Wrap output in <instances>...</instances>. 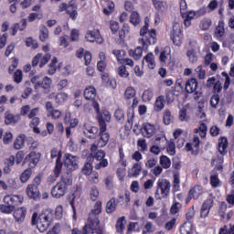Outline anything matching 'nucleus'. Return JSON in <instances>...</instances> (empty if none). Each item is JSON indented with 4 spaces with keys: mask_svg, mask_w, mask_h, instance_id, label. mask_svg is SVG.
I'll list each match as a JSON object with an SVG mask.
<instances>
[{
    "mask_svg": "<svg viewBox=\"0 0 234 234\" xmlns=\"http://www.w3.org/2000/svg\"><path fill=\"white\" fill-rule=\"evenodd\" d=\"M139 43L143 48H147L149 45L156 44V30H149V20L145 18L144 26L140 30Z\"/></svg>",
    "mask_w": 234,
    "mask_h": 234,
    "instance_id": "f257e3e1",
    "label": "nucleus"
},
{
    "mask_svg": "<svg viewBox=\"0 0 234 234\" xmlns=\"http://www.w3.org/2000/svg\"><path fill=\"white\" fill-rule=\"evenodd\" d=\"M72 186V178L68 176H63L61 180L56 184L51 189V195L54 198H61L67 195L69 187Z\"/></svg>",
    "mask_w": 234,
    "mask_h": 234,
    "instance_id": "f03ea898",
    "label": "nucleus"
},
{
    "mask_svg": "<svg viewBox=\"0 0 234 234\" xmlns=\"http://www.w3.org/2000/svg\"><path fill=\"white\" fill-rule=\"evenodd\" d=\"M92 107L97 112V119L100 127V131H107V123L111 122L112 115H111V112L107 109H102L100 111V104L97 101L92 102Z\"/></svg>",
    "mask_w": 234,
    "mask_h": 234,
    "instance_id": "7ed1b4c3",
    "label": "nucleus"
},
{
    "mask_svg": "<svg viewBox=\"0 0 234 234\" xmlns=\"http://www.w3.org/2000/svg\"><path fill=\"white\" fill-rule=\"evenodd\" d=\"M104 232L103 227L100 226V218L89 216L88 221L82 229V234H103Z\"/></svg>",
    "mask_w": 234,
    "mask_h": 234,
    "instance_id": "20e7f679",
    "label": "nucleus"
},
{
    "mask_svg": "<svg viewBox=\"0 0 234 234\" xmlns=\"http://www.w3.org/2000/svg\"><path fill=\"white\" fill-rule=\"evenodd\" d=\"M171 193V181L165 178H160L157 180L155 198L156 200H162V198H167Z\"/></svg>",
    "mask_w": 234,
    "mask_h": 234,
    "instance_id": "39448f33",
    "label": "nucleus"
},
{
    "mask_svg": "<svg viewBox=\"0 0 234 234\" xmlns=\"http://www.w3.org/2000/svg\"><path fill=\"white\" fill-rule=\"evenodd\" d=\"M54 218V212L50 209H46L38 217L37 229L40 233L47 231Z\"/></svg>",
    "mask_w": 234,
    "mask_h": 234,
    "instance_id": "423d86ee",
    "label": "nucleus"
},
{
    "mask_svg": "<svg viewBox=\"0 0 234 234\" xmlns=\"http://www.w3.org/2000/svg\"><path fill=\"white\" fill-rule=\"evenodd\" d=\"M39 186H41V177L37 176L33 182L27 186L26 193L28 198L33 200H39L41 197V192H39Z\"/></svg>",
    "mask_w": 234,
    "mask_h": 234,
    "instance_id": "0eeeda50",
    "label": "nucleus"
},
{
    "mask_svg": "<svg viewBox=\"0 0 234 234\" xmlns=\"http://www.w3.org/2000/svg\"><path fill=\"white\" fill-rule=\"evenodd\" d=\"M91 155L95 160H97V164L95 165V169H101V167H107L109 165V161L105 159V151L98 150V146L96 144H93L90 147Z\"/></svg>",
    "mask_w": 234,
    "mask_h": 234,
    "instance_id": "6e6552de",
    "label": "nucleus"
},
{
    "mask_svg": "<svg viewBox=\"0 0 234 234\" xmlns=\"http://www.w3.org/2000/svg\"><path fill=\"white\" fill-rule=\"evenodd\" d=\"M40 78L41 75H37L31 79L32 83L35 84V89L37 90L41 88L44 89V90H46L47 92H49L50 87H52V79L48 77H44L42 81L37 80Z\"/></svg>",
    "mask_w": 234,
    "mask_h": 234,
    "instance_id": "1a4fd4ad",
    "label": "nucleus"
},
{
    "mask_svg": "<svg viewBox=\"0 0 234 234\" xmlns=\"http://www.w3.org/2000/svg\"><path fill=\"white\" fill-rule=\"evenodd\" d=\"M51 159L54 160V158H56V164H55V167L53 170V173L55 175V176H59V175H61V169L63 167V163L61 162V150L58 149V148H53L51 150Z\"/></svg>",
    "mask_w": 234,
    "mask_h": 234,
    "instance_id": "9d476101",
    "label": "nucleus"
},
{
    "mask_svg": "<svg viewBox=\"0 0 234 234\" xmlns=\"http://www.w3.org/2000/svg\"><path fill=\"white\" fill-rule=\"evenodd\" d=\"M64 167L69 171H76L80 167V157L66 154L64 155Z\"/></svg>",
    "mask_w": 234,
    "mask_h": 234,
    "instance_id": "9b49d317",
    "label": "nucleus"
},
{
    "mask_svg": "<svg viewBox=\"0 0 234 234\" xmlns=\"http://www.w3.org/2000/svg\"><path fill=\"white\" fill-rule=\"evenodd\" d=\"M218 153L217 158L213 159V163L223 164L224 154H228V138L221 137L218 143Z\"/></svg>",
    "mask_w": 234,
    "mask_h": 234,
    "instance_id": "f8f14e48",
    "label": "nucleus"
},
{
    "mask_svg": "<svg viewBox=\"0 0 234 234\" xmlns=\"http://www.w3.org/2000/svg\"><path fill=\"white\" fill-rule=\"evenodd\" d=\"M170 37L171 40L173 41V44L176 47H180L182 45V27H180V24H173Z\"/></svg>",
    "mask_w": 234,
    "mask_h": 234,
    "instance_id": "ddd939ff",
    "label": "nucleus"
},
{
    "mask_svg": "<svg viewBox=\"0 0 234 234\" xmlns=\"http://www.w3.org/2000/svg\"><path fill=\"white\" fill-rule=\"evenodd\" d=\"M197 87H198V81L196 80V79L188 80L186 82V91L188 94H193L194 92V100H198L200 98L201 94L200 92L197 91Z\"/></svg>",
    "mask_w": 234,
    "mask_h": 234,
    "instance_id": "4468645a",
    "label": "nucleus"
},
{
    "mask_svg": "<svg viewBox=\"0 0 234 234\" xmlns=\"http://www.w3.org/2000/svg\"><path fill=\"white\" fill-rule=\"evenodd\" d=\"M85 39L88 40L90 43H98L99 45H101L103 43V37H101V35L100 34V30H88L85 35Z\"/></svg>",
    "mask_w": 234,
    "mask_h": 234,
    "instance_id": "2eb2a0df",
    "label": "nucleus"
},
{
    "mask_svg": "<svg viewBox=\"0 0 234 234\" xmlns=\"http://www.w3.org/2000/svg\"><path fill=\"white\" fill-rule=\"evenodd\" d=\"M200 139L198 135H194L192 143H187L185 146L186 151H191L192 154L197 156L200 153Z\"/></svg>",
    "mask_w": 234,
    "mask_h": 234,
    "instance_id": "dca6fc26",
    "label": "nucleus"
},
{
    "mask_svg": "<svg viewBox=\"0 0 234 234\" xmlns=\"http://www.w3.org/2000/svg\"><path fill=\"white\" fill-rule=\"evenodd\" d=\"M3 201L4 204L13 206V207L16 209V206L23 204V197L20 195H7L3 198Z\"/></svg>",
    "mask_w": 234,
    "mask_h": 234,
    "instance_id": "f3484780",
    "label": "nucleus"
},
{
    "mask_svg": "<svg viewBox=\"0 0 234 234\" xmlns=\"http://www.w3.org/2000/svg\"><path fill=\"white\" fill-rule=\"evenodd\" d=\"M50 58H51L50 54L43 55L41 53H38L34 57L32 60V66L37 67V64L39 63V67L40 69H42V67H45V65L48 63V61L50 60Z\"/></svg>",
    "mask_w": 234,
    "mask_h": 234,
    "instance_id": "a211bd4d",
    "label": "nucleus"
},
{
    "mask_svg": "<svg viewBox=\"0 0 234 234\" xmlns=\"http://www.w3.org/2000/svg\"><path fill=\"white\" fill-rule=\"evenodd\" d=\"M141 131L144 138H153L156 134V127H154V124L149 122L144 123Z\"/></svg>",
    "mask_w": 234,
    "mask_h": 234,
    "instance_id": "6ab92c4d",
    "label": "nucleus"
},
{
    "mask_svg": "<svg viewBox=\"0 0 234 234\" xmlns=\"http://www.w3.org/2000/svg\"><path fill=\"white\" fill-rule=\"evenodd\" d=\"M41 158V154L36 152H30L25 158L24 162H28V165L31 169L37 165Z\"/></svg>",
    "mask_w": 234,
    "mask_h": 234,
    "instance_id": "aec40b11",
    "label": "nucleus"
},
{
    "mask_svg": "<svg viewBox=\"0 0 234 234\" xmlns=\"http://www.w3.org/2000/svg\"><path fill=\"white\" fill-rule=\"evenodd\" d=\"M213 197H208L203 202L200 211L201 218H207V216L209 215V211H211V207H213Z\"/></svg>",
    "mask_w": 234,
    "mask_h": 234,
    "instance_id": "412c9836",
    "label": "nucleus"
},
{
    "mask_svg": "<svg viewBox=\"0 0 234 234\" xmlns=\"http://www.w3.org/2000/svg\"><path fill=\"white\" fill-rule=\"evenodd\" d=\"M13 217L17 224H23L27 218V207H21L14 210Z\"/></svg>",
    "mask_w": 234,
    "mask_h": 234,
    "instance_id": "4be33fe9",
    "label": "nucleus"
},
{
    "mask_svg": "<svg viewBox=\"0 0 234 234\" xmlns=\"http://www.w3.org/2000/svg\"><path fill=\"white\" fill-rule=\"evenodd\" d=\"M153 6L159 14H165L167 12L169 5L167 2L162 0H152Z\"/></svg>",
    "mask_w": 234,
    "mask_h": 234,
    "instance_id": "5701e85b",
    "label": "nucleus"
},
{
    "mask_svg": "<svg viewBox=\"0 0 234 234\" xmlns=\"http://www.w3.org/2000/svg\"><path fill=\"white\" fill-rule=\"evenodd\" d=\"M111 138V135L109 134V133H107V131H101L100 130V133H99V140L97 141V147H105V145H107V144H109V140Z\"/></svg>",
    "mask_w": 234,
    "mask_h": 234,
    "instance_id": "b1692460",
    "label": "nucleus"
},
{
    "mask_svg": "<svg viewBox=\"0 0 234 234\" xmlns=\"http://www.w3.org/2000/svg\"><path fill=\"white\" fill-rule=\"evenodd\" d=\"M181 16L184 19L185 27H191V21H193V19H195V17H197V15H196L195 11H193V10L186 11Z\"/></svg>",
    "mask_w": 234,
    "mask_h": 234,
    "instance_id": "393cba45",
    "label": "nucleus"
},
{
    "mask_svg": "<svg viewBox=\"0 0 234 234\" xmlns=\"http://www.w3.org/2000/svg\"><path fill=\"white\" fill-rule=\"evenodd\" d=\"M142 173V163H135L128 172L130 177L136 178Z\"/></svg>",
    "mask_w": 234,
    "mask_h": 234,
    "instance_id": "a878e982",
    "label": "nucleus"
},
{
    "mask_svg": "<svg viewBox=\"0 0 234 234\" xmlns=\"http://www.w3.org/2000/svg\"><path fill=\"white\" fill-rule=\"evenodd\" d=\"M84 98L85 100H90L92 101L96 99V89L92 86H90L84 90Z\"/></svg>",
    "mask_w": 234,
    "mask_h": 234,
    "instance_id": "bb28decb",
    "label": "nucleus"
},
{
    "mask_svg": "<svg viewBox=\"0 0 234 234\" xmlns=\"http://www.w3.org/2000/svg\"><path fill=\"white\" fill-rule=\"evenodd\" d=\"M143 63H146L148 69H154L156 67V61L154 60V54L148 53L144 58Z\"/></svg>",
    "mask_w": 234,
    "mask_h": 234,
    "instance_id": "cd10ccee",
    "label": "nucleus"
},
{
    "mask_svg": "<svg viewBox=\"0 0 234 234\" xmlns=\"http://www.w3.org/2000/svg\"><path fill=\"white\" fill-rule=\"evenodd\" d=\"M204 193V188L202 186H196L189 191V198H194L197 200Z\"/></svg>",
    "mask_w": 234,
    "mask_h": 234,
    "instance_id": "c85d7f7f",
    "label": "nucleus"
},
{
    "mask_svg": "<svg viewBox=\"0 0 234 234\" xmlns=\"http://www.w3.org/2000/svg\"><path fill=\"white\" fill-rule=\"evenodd\" d=\"M98 131L99 129L96 126L86 125L83 133L88 138H94L98 134Z\"/></svg>",
    "mask_w": 234,
    "mask_h": 234,
    "instance_id": "c756f323",
    "label": "nucleus"
},
{
    "mask_svg": "<svg viewBox=\"0 0 234 234\" xmlns=\"http://www.w3.org/2000/svg\"><path fill=\"white\" fill-rule=\"evenodd\" d=\"M69 6H71V8L67 9V14H69V16L74 20L78 17V5H76V1L71 0L69 2Z\"/></svg>",
    "mask_w": 234,
    "mask_h": 234,
    "instance_id": "7c9ffc66",
    "label": "nucleus"
},
{
    "mask_svg": "<svg viewBox=\"0 0 234 234\" xmlns=\"http://www.w3.org/2000/svg\"><path fill=\"white\" fill-rule=\"evenodd\" d=\"M186 56L190 63H197L198 61V56H197V49H195V47H191L186 51Z\"/></svg>",
    "mask_w": 234,
    "mask_h": 234,
    "instance_id": "2f4dec72",
    "label": "nucleus"
},
{
    "mask_svg": "<svg viewBox=\"0 0 234 234\" xmlns=\"http://www.w3.org/2000/svg\"><path fill=\"white\" fill-rule=\"evenodd\" d=\"M101 214V201H97L91 208L89 217L98 218Z\"/></svg>",
    "mask_w": 234,
    "mask_h": 234,
    "instance_id": "473e14b6",
    "label": "nucleus"
},
{
    "mask_svg": "<svg viewBox=\"0 0 234 234\" xmlns=\"http://www.w3.org/2000/svg\"><path fill=\"white\" fill-rule=\"evenodd\" d=\"M25 134H20L18 137H16V139L14 142V149H23V147H25Z\"/></svg>",
    "mask_w": 234,
    "mask_h": 234,
    "instance_id": "72a5a7b5",
    "label": "nucleus"
},
{
    "mask_svg": "<svg viewBox=\"0 0 234 234\" xmlns=\"http://www.w3.org/2000/svg\"><path fill=\"white\" fill-rule=\"evenodd\" d=\"M143 54H144V48L140 46L137 47L134 50L133 49L129 50V55L132 56V58H134V59H141Z\"/></svg>",
    "mask_w": 234,
    "mask_h": 234,
    "instance_id": "f704fd0d",
    "label": "nucleus"
},
{
    "mask_svg": "<svg viewBox=\"0 0 234 234\" xmlns=\"http://www.w3.org/2000/svg\"><path fill=\"white\" fill-rule=\"evenodd\" d=\"M164 107H165V99L164 98V96L157 97L154 102V111L160 112V111H162Z\"/></svg>",
    "mask_w": 234,
    "mask_h": 234,
    "instance_id": "c9c22d12",
    "label": "nucleus"
},
{
    "mask_svg": "<svg viewBox=\"0 0 234 234\" xmlns=\"http://www.w3.org/2000/svg\"><path fill=\"white\" fill-rule=\"evenodd\" d=\"M126 224H127V220H125V216H122L117 219L116 229L118 233H122L123 229H125Z\"/></svg>",
    "mask_w": 234,
    "mask_h": 234,
    "instance_id": "e433bc0d",
    "label": "nucleus"
},
{
    "mask_svg": "<svg viewBox=\"0 0 234 234\" xmlns=\"http://www.w3.org/2000/svg\"><path fill=\"white\" fill-rule=\"evenodd\" d=\"M195 134H198L200 138H206L207 133V126L206 123H201L197 129L194 130Z\"/></svg>",
    "mask_w": 234,
    "mask_h": 234,
    "instance_id": "4c0bfd02",
    "label": "nucleus"
},
{
    "mask_svg": "<svg viewBox=\"0 0 234 234\" xmlns=\"http://www.w3.org/2000/svg\"><path fill=\"white\" fill-rule=\"evenodd\" d=\"M114 211H116V199L112 197L106 204V213L111 215Z\"/></svg>",
    "mask_w": 234,
    "mask_h": 234,
    "instance_id": "58836bf2",
    "label": "nucleus"
},
{
    "mask_svg": "<svg viewBox=\"0 0 234 234\" xmlns=\"http://www.w3.org/2000/svg\"><path fill=\"white\" fill-rule=\"evenodd\" d=\"M211 23L212 22L210 18H207V17L202 18L199 23L200 30H203V31L209 30V28L211 27Z\"/></svg>",
    "mask_w": 234,
    "mask_h": 234,
    "instance_id": "ea45409f",
    "label": "nucleus"
},
{
    "mask_svg": "<svg viewBox=\"0 0 234 234\" xmlns=\"http://www.w3.org/2000/svg\"><path fill=\"white\" fill-rule=\"evenodd\" d=\"M112 54L116 57L119 63H122L125 58L127 53L123 49H113Z\"/></svg>",
    "mask_w": 234,
    "mask_h": 234,
    "instance_id": "a19ab883",
    "label": "nucleus"
},
{
    "mask_svg": "<svg viewBox=\"0 0 234 234\" xmlns=\"http://www.w3.org/2000/svg\"><path fill=\"white\" fill-rule=\"evenodd\" d=\"M64 122L69 128L74 129L78 125V119H70V113H66Z\"/></svg>",
    "mask_w": 234,
    "mask_h": 234,
    "instance_id": "79ce46f5",
    "label": "nucleus"
},
{
    "mask_svg": "<svg viewBox=\"0 0 234 234\" xmlns=\"http://www.w3.org/2000/svg\"><path fill=\"white\" fill-rule=\"evenodd\" d=\"M153 96H154V94L153 93V90L148 89L143 92L142 100L143 101H144V103H147V101H151L153 100Z\"/></svg>",
    "mask_w": 234,
    "mask_h": 234,
    "instance_id": "37998d69",
    "label": "nucleus"
},
{
    "mask_svg": "<svg viewBox=\"0 0 234 234\" xmlns=\"http://www.w3.org/2000/svg\"><path fill=\"white\" fill-rule=\"evenodd\" d=\"M159 164L164 169H169L171 167V159L166 155H162L160 157Z\"/></svg>",
    "mask_w": 234,
    "mask_h": 234,
    "instance_id": "c03bdc74",
    "label": "nucleus"
},
{
    "mask_svg": "<svg viewBox=\"0 0 234 234\" xmlns=\"http://www.w3.org/2000/svg\"><path fill=\"white\" fill-rule=\"evenodd\" d=\"M224 20H220L218 22V27H216V31H215V36L216 37H222V36H224Z\"/></svg>",
    "mask_w": 234,
    "mask_h": 234,
    "instance_id": "a18cd8bd",
    "label": "nucleus"
},
{
    "mask_svg": "<svg viewBox=\"0 0 234 234\" xmlns=\"http://www.w3.org/2000/svg\"><path fill=\"white\" fill-rule=\"evenodd\" d=\"M14 209H16L14 207V206L5 204V205H0V211L1 213H5L6 215H10L12 213H14Z\"/></svg>",
    "mask_w": 234,
    "mask_h": 234,
    "instance_id": "49530a36",
    "label": "nucleus"
},
{
    "mask_svg": "<svg viewBox=\"0 0 234 234\" xmlns=\"http://www.w3.org/2000/svg\"><path fill=\"white\" fill-rule=\"evenodd\" d=\"M39 39L40 41L42 42H45L47 41V39H48V28H47V27L43 26L41 28H40V31H39Z\"/></svg>",
    "mask_w": 234,
    "mask_h": 234,
    "instance_id": "de8ad7c7",
    "label": "nucleus"
},
{
    "mask_svg": "<svg viewBox=\"0 0 234 234\" xmlns=\"http://www.w3.org/2000/svg\"><path fill=\"white\" fill-rule=\"evenodd\" d=\"M112 12H114V3L109 1L106 3V6L103 8V14H105V16H111Z\"/></svg>",
    "mask_w": 234,
    "mask_h": 234,
    "instance_id": "09e8293b",
    "label": "nucleus"
},
{
    "mask_svg": "<svg viewBox=\"0 0 234 234\" xmlns=\"http://www.w3.org/2000/svg\"><path fill=\"white\" fill-rule=\"evenodd\" d=\"M30 176H32V170L27 169L20 176V180L23 184H27L30 180Z\"/></svg>",
    "mask_w": 234,
    "mask_h": 234,
    "instance_id": "8fccbe9b",
    "label": "nucleus"
},
{
    "mask_svg": "<svg viewBox=\"0 0 234 234\" xmlns=\"http://www.w3.org/2000/svg\"><path fill=\"white\" fill-rule=\"evenodd\" d=\"M100 197V190H98V187L96 186H91L90 190V198L93 202Z\"/></svg>",
    "mask_w": 234,
    "mask_h": 234,
    "instance_id": "3c124183",
    "label": "nucleus"
},
{
    "mask_svg": "<svg viewBox=\"0 0 234 234\" xmlns=\"http://www.w3.org/2000/svg\"><path fill=\"white\" fill-rule=\"evenodd\" d=\"M193 229V224L191 222H185L180 229L182 234H189Z\"/></svg>",
    "mask_w": 234,
    "mask_h": 234,
    "instance_id": "603ef678",
    "label": "nucleus"
},
{
    "mask_svg": "<svg viewBox=\"0 0 234 234\" xmlns=\"http://www.w3.org/2000/svg\"><path fill=\"white\" fill-rule=\"evenodd\" d=\"M69 98V95L65 92H59L55 97L56 103H65L67 101V99Z\"/></svg>",
    "mask_w": 234,
    "mask_h": 234,
    "instance_id": "864d4df0",
    "label": "nucleus"
},
{
    "mask_svg": "<svg viewBox=\"0 0 234 234\" xmlns=\"http://www.w3.org/2000/svg\"><path fill=\"white\" fill-rule=\"evenodd\" d=\"M179 120L180 122H189V115H187V108L183 107L179 111Z\"/></svg>",
    "mask_w": 234,
    "mask_h": 234,
    "instance_id": "5fc2aeb1",
    "label": "nucleus"
},
{
    "mask_svg": "<svg viewBox=\"0 0 234 234\" xmlns=\"http://www.w3.org/2000/svg\"><path fill=\"white\" fill-rule=\"evenodd\" d=\"M136 96V90L133 87H128L124 92V98L126 100H131Z\"/></svg>",
    "mask_w": 234,
    "mask_h": 234,
    "instance_id": "6e6d98bb",
    "label": "nucleus"
},
{
    "mask_svg": "<svg viewBox=\"0 0 234 234\" xmlns=\"http://www.w3.org/2000/svg\"><path fill=\"white\" fill-rule=\"evenodd\" d=\"M164 122L165 125L171 124L173 122V115L171 114V111L165 110L163 116Z\"/></svg>",
    "mask_w": 234,
    "mask_h": 234,
    "instance_id": "4d7b16f0",
    "label": "nucleus"
},
{
    "mask_svg": "<svg viewBox=\"0 0 234 234\" xmlns=\"http://www.w3.org/2000/svg\"><path fill=\"white\" fill-rule=\"evenodd\" d=\"M140 15L138 14V12H133L131 16H130V22L132 23V25H134V27H136V25H140Z\"/></svg>",
    "mask_w": 234,
    "mask_h": 234,
    "instance_id": "13d9d810",
    "label": "nucleus"
},
{
    "mask_svg": "<svg viewBox=\"0 0 234 234\" xmlns=\"http://www.w3.org/2000/svg\"><path fill=\"white\" fill-rule=\"evenodd\" d=\"M5 122L6 123V125H10L11 123H16L17 120H16V116H14V114L6 112Z\"/></svg>",
    "mask_w": 234,
    "mask_h": 234,
    "instance_id": "bf43d9fd",
    "label": "nucleus"
},
{
    "mask_svg": "<svg viewBox=\"0 0 234 234\" xmlns=\"http://www.w3.org/2000/svg\"><path fill=\"white\" fill-rule=\"evenodd\" d=\"M117 72L121 78H129V71L124 65L120 66L117 69Z\"/></svg>",
    "mask_w": 234,
    "mask_h": 234,
    "instance_id": "052dcab7",
    "label": "nucleus"
},
{
    "mask_svg": "<svg viewBox=\"0 0 234 234\" xmlns=\"http://www.w3.org/2000/svg\"><path fill=\"white\" fill-rule=\"evenodd\" d=\"M210 184L212 187H218L220 186V179H218V175L215 174L210 176Z\"/></svg>",
    "mask_w": 234,
    "mask_h": 234,
    "instance_id": "680f3d73",
    "label": "nucleus"
},
{
    "mask_svg": "<svg viewBox=\"0 0 234 234\" xmlns=\"http://www.w3.org/2000/svg\"><path fill=\"white\" fill-rule=\"evenodd\" d=\"M137 147L140 148V151L142 153H145V151H147V142L145 141V139H138Z\"/></svg>",
    "mask_w": 234,
    "mask_h": 234,
    "instance_id": "e2e57ef3",
    "label": "nucleus"
},
{
    "mask_svg": "<svg viewBox=\"0 0 234 234\" xmlns=\"http://www.w3.org/2000/svg\"><path fill=\"white\" fill-rule=\"evenodd\" d=\"M194 218H195V207H191L190 208H188L186 212V222L192 223Z\"/></svg>",
    "mask_w": 234,
    "mask_h": 234,
    "instance_id": "0e129e2a",
    "label": "nucleus"
},
{
    "mask_svg": "<svg viewBox=\"0 0 234 234\" xmlns=\"http://www.w3.org/2000/svg\"><path fill=\"white\" fill-rule=\"evenodd\" d=\"M173 189L174 191H178L180 189V176L176 174L174 175Z\"/></svg>",
    "mask_w": 234,
    "mask_h": 234,
    "instance_id": "69168bd1",
    "label": "nucleus"
},
{
    "mask_svg": "<svg viewBox=\"0 0 234 234\" xmlns=\"http://www.w3.org/2000/svg\"><path fill=\"white\" fill-rule=\"evenodd\" d=\"M70 41H80V30L72 29L69 36Z\"/></svg>",
    "mask_w": 234,
    "mask_h": 234,
    "instance_id": "338daca9",
    "label": "nucleus"
},
{
    "mask_svg": "<svg viewBox=\"0 0 234 234\" xmlns=\"http://www.w3.org/2000/svg\"><path fill=\"white\" fill-rule=\"evenodd\" d=\"M26 45L27 47H31V48H37V47H39L37 41L34 40L32 37H28L26 39Z\"/></svg>",
    "mask_w": 234,
    "mask_h": 234,
    "instance_id": "774afa93",
    "label": "nucleus"
}]
</instances>
